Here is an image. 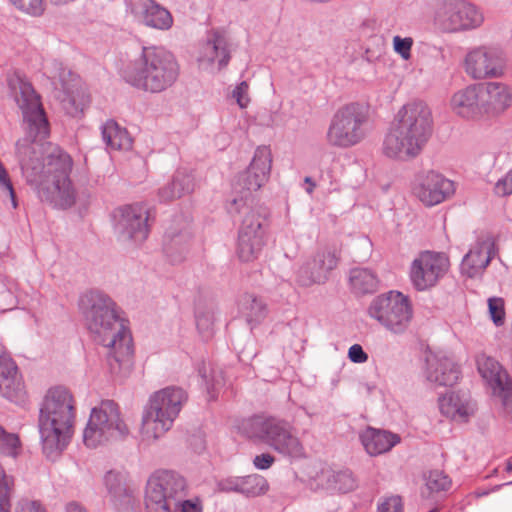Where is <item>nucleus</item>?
Wrapping results in <instances>:
<instances>
[{
	"instance_id": "obj_1",
	"label": "nucleus",
	"mask_w": 512,
	"mask_h": 512,
	"mask_svg": "<svg viewBox=\"0 0 512 512\" xmlns=\"http://www.w3.org/2000/svg\"><path fill=\"white\" fill-rule=\"evenodd\" d=\"M10 85L27 134L17 142L22 174L41 201L58 209H69L76 204L78 195L70 177L73 159L59 146L45 141L49 124L32 85L21 78L11 80Z\"/></svg>"
},
{
	"instance_id": "obj_2",
	"label": "nucleus",
	"mask_w": 512,
	"mask_h": 512,
	"mask_svg": "<svg viewBox=\"0 0 512 512\" xmlns=\"http://www.w3.org/2000/svg\"><path fill=\"white\" fill-rule=\"evenodd\" d=\"M79 305L88 330L108 349L110 372L119 377L127 376L132 369V337L124 320L117 315L113 300L101 292L91 291L80 298Z\"/></svg>"
},
{
	"instance_id": "obj_3",
	"label": "nucleus",
	"mask_w": 512,
	"mask_h": 512,
	"mask_svg": "<svg viewBox=\"0 0 512 512\" xmlns=\"http://www.w3.org/2000/svg\"><path fill=\"white\" fill-rule=\"evenodd\" d=\"M433 132V117L423 101L404 104L394 115L384 134L381 153L390 160L408 162L425 150Z\"/></svg>"
},
{
	"instance_id": "obj_4",
	"label": "nucleus",
	"mask_w": 512,
	"mask_h": 512,
	"mask_svg": "<svg viewBox=\"0 0 512 512\" xmlns=\"http://www.w3.org/2000/svg\"><path fill=\"white\" fill-rule=\"evenodd\" d=\"M76 400L64 386L47 390L39 411V433L43 453L56 458L69 444L76 420Z\"/></svg>"
},
{
	"instance_id": "obj_5",
	"label": "nucleus",
	"mask_w": 512,
	"mask_h": 512,
	"mask_svg": "<svg viewBox=\"0 0 512 512\" xmlns=\"http://www.w3.org/2000/svg\"><path fill=\"white\" fill-rule=\"evenodd\" d=\"M179 76L174 54L163 46L143 47L141 54L124 70V79L133 87L160 93L171 87Z\"/></svg>"
},
{
	"instance_id": "obj_6",
	"label": "nucleus",
	"mask_w": 512,
	"mask_h": 512,
	"mask_svg": "<svg viewBox=\"0 0 512 512\" xmlns=\"http://www.w3.org/2000/svg\"><path fill=\"white\" fill-rule=\"evenodd\" d=\"M241 429L255 443L264 444L283 456H305L294 426L284 419L256 415L244 420Z\"/></svg>"
},
{
	"instance_id": "obj_7",
	"label": "nucleus",
	"mask_w": 512,
	"mask_h": 512,
	"mask_svg": "<svg viewBox=\"0 0 512 512\" xmlns=\"http://www.w3.org/2000/svg\"><path fill=\"white\" fill-rule=\"evenodd\" d=\"M186 400V392L179 387H166L153 393L142 414V440L155 441L169 431Z\"/></svg>"
},
{
	"instance_id": "obj_8",
	"label": "nucleus",
	"mask_w": 512,
	"mask_h": 512,
	"mask_svg": "<svg viewBox=\"0 0 512 512\" xmlns=\"http://www.w3.org/2000/svg\"><path fill=\"white\" fill-rule=\"evenodd\" d=\"M369 110L360 103H349L332 116L325 141L328 146L348 149L360 144L368 134Z\"/></svg>"
},
{
	"instance_id": "obj_9",
	"label": "nucleus",
	"mask_w": 512,
	"mask_h": 512,
	"mask_svg": "<svg viewBox=\"0 0 512 512\" xmlns=\"http://www.w3.org/2000/svg\"><path fill=\"white\" fill-rule=\"evenodd\" d=\"M272 166L271 151L259 146L248 166L236 178L232 187V196L227 204L229 213H240L243 208L252 207V194L261 189L270 177Z\"/></svg>"
},
{
	"instance_id": "obj_10",
	"label": "nucleus",
	"mask_w": 512,
	"mask_h": 512,
	"mask_svg": "<svg viewBox=\"0 0 512 512\" xmlns=\"http://www.w3.org/2000/svg\"><path fill=\"white\" fill-rule=\"evenodd\" d=\"M366 312L370 319L393 335L404 334L413 319L412 303L408 296L399 291H389L374 297Z\"/></svg>"
},
{
	"instance_id": "obj_11",
	"label": "nucleus",
	"mask_w": 512,
	"mask_h": 512,
	"mask_svg": "<svg viewBox=\"0 0 512 512\" xmlns=\"http://www.w3.org/2000/svg\"><path fill=\"white\" fill-rule=\"evenodd\" d=\"M129 432L118 405L106 400L92 409L84 429L83 441L86 446L95 448L109 441L122 440Z\"/></svg>"
},
{
	"instance_id": "obj_12",
	"label": "nucleus",
	"mask_w": 512,
	"mask_h": 512,
	"mask_svg": "<svg viewBox=\"0 0 512 512\" xmlns=\"http://www.w3.org/2000/svg\"><path fill=\"white\" fill-rule=\"evenodd\" d=\"M187 495V483L179 473L157 470L150 475L145 489L147 512H173Z\"/></svg>"
},
{
	"instance_id": "obj_13",
	"label": "nucleus",
	"mask_w": 512,
	"mask_h": 512,
	"mask_svg": "<svg viewBox=\"0 0 512 512\" xmlns=\"http://www.w3.org/2000/svg\"><path fill=\"white\" fill-rule=\"evenodd\" d=\"M238 230L237 256L242 262H253L260 256L268 229V212L261 206L243 208Z\"/></svg>"
},
{
	"instance_id": "obj_14",
	"label": "nucleus",
	"mask_w": 512,
	"mask_h": 512,
	"mask_svg": "<svg viewBox=\"0 0 512 512\" xmlns=\"http://www.w3.org/2000/svg\"><path fill=\"white\" fill-rule=\"evenodd\" d=\"M434 25L444 33H458L476 29L484 22L482 11L467 0H436Z\"/></svg>"
},
{
	"instance_id": "obj_15",
	"label": "nucleus",
	"mask_w": 512,
	"mask_h": 512,
	"mask_svg": "<svg viewBox=\"0 0 512 512\" xmlns=\"http://www.w3.org/2000/svg\"><path fill=\"white\" fill-rule=\"evenodd\" d=\"M339 261L337 251L330 247L319 248L311 257L297 264L293 271L295 284L302 288L324 284Z\"/></svg>"
},
{
	"instance_id": "obj_16",
	"label": "nucleus",
	"mask_w": 512,
	"mask_h": 512,
	"mask_svg": "<svg viewBox=\"0 0 512 512\" xmlns=\"http://www.w3.org/2000/svg\"><path fill=\"white\" fill-rule=\"evenodd\" d=\"M113 217L114 231L119 241L140 244L147 239L149 215L145 206L132 204L119 207Z\"/></svg>"
},
{
	"instance_id": "obj_17",
	"label": "nucleus",
	"mask_w": 512,
	"mask_h": 512,
	"mask_svg": "<svg viewBox=\"0 0 512 512\" xmlns=\"http://www.w3.org/2000/svg\"><path fill=\"white\" fill-rule=\"evenodd\" d=\"M449 259L443 253L425 251L411 264L410 279L418 291H424L437 284L449 269Z\"/></svg>"
},
{
	"instance_id": "obj_18",
	"label": "nucleus",
	"mask_w": 512,
	"mask_h": 512,
	"mask_svg": "<svg viewBox=\"0 0 512 512\" xmlns=\"http://www.w3.org/2000/svg\"><path fill=\"white\" fill-rule=\"evenodd\" d=\"M475 361L481 377L491 387L493 394L501 399L505 412L512 415V388L506 371L496 359L485 353L477 354Z\"/></svg>"
},
{
	"instance_id": "obj_19",
	"label": "nucleus",
	"mask_w": 512,
	"mask_h": 512,
	"mask_svg": "<svg viewBox=\"0 0 512 512\" xmlns=\"http://www.w3.org/2000/svg\"><path fill=\"white\" fill-rule=\"evenodd\" d=\"M413 194L428 207L435 206L445 201L454 191V183L442 174L430 170L416 175Z\"/></svg>"
},
{
	"instance_id": "obj_20",
	"label": "nucleus",
	"mask_w": 512,
	"mask_h": 512,
	"mask_svg": "<svg viewBox=\"0 0 512 512\" xmlns=\"http://www.w3.org/2000/svg\"><path fill=\"white\" fill-rule=\"evenodd\" d=\"M503 68L501 53L485 46L472 49L464 59V70L474 80L499 77L503 73Z\"/></svg>"
},
{
	"instance_id": "obj_21",
	"label": "nucleus",
	"mask_w": 512,
	"mask_h": 512,
	"mask_svg": "<svg viewBox=\"0 0 512 512\" xmlns=\"http://www.w3.org/2000/svg\"><path fill=\"white\" fill-rule=\"evenodd\" d=\"M125 6L126 12L146 27L167 31L173 26L170 11L155 0H125Z\"/></svg>"
},
{
	"instance_id": "obj_22",
	"label": "nucleus",
	"mask_w": 512,
	"mask_h": 512,
	"mask_svg": "<svg viewBox=\"0 0 512 512\" xmlns=\"http://www.w3.org/2000/svg\"><path fill=\"white\" fill-rule=\"evenodd\" d=\"M229 60L230 51L226 37L219 32L211 33L199 49L197 56L199 68L215 73L226 67Z\"/></svg>"
},
{
	"instance_id": "obj_23",
	"label": "nucleus",
	"mask_w": 512,
	"mask_h": 512,
	"mask_svg": "<svg viewBox=\"0 0 512 512\" xmlns=\"http://www.w3.org/2000/svg\"><path fill=\"white\" fill-rule=\"evenodd\" d=\"M480 84H470L456 90L449 99V109L457 117L465 120H480L483 116V103Z\"/></svg>"
},
{
	"instance_id": "obj_24",
	"label": "nucleus",
	"mask_w": 512,
	"mask_h": 512,
	"mask_svg": "<svg viewBox=\"0 0 512 512\" xmlns=\"http://www.w3.org/2000/svg\"><path fill=\"white\" fill-rule=\"evenodd\" d=\"M495 255L494 237L489 234L479 236L462 260V273L471 278L481 275Z\"/></svg>"
},
{
	"instance_id": "obj_25",
	"label": "nucleus",
	"mask_w": 512,
	"mask_h": 512,
	"mask_svg": "<svg viewBox=\"0 0 512 512\" xmlns=\"http://www.w3.org/2000/svg\"><path fill=\"white\" fill-rule=\"evenodd\" d=\"M0 395L13 402H22L26 391L18 367L11 356L0 348Z\"/></svg>"
},
{
	"instance_id": "obj_26",
	"label": "nucleus",
	"mask_w": 512,
	"mask_h": 512,
	"mask_svg": "<svg viewBox=\"0 0 512 512\" xmlns=\"http://www.w3.org/2000/svg\"><path fill=\"white\" fill-rule=\"evenodd\" d=\"M313 489H322L330 492L347 493L357 486L350 471L336 472L330 467L322 466L310 478Z\"/></svg>"
},
{
	"instance_id": "obj_27",
	"label": "nucleus",
	"mask_w": 512,
	"mask_h": 512,
	"mask_svg": "<svg viewBox=\"0 0 512 512\" xmlns=\"http://www.w3.org/2000/svg\"><path fill=\"white\" fill-rule=\"evenodd\" d=\"M427 380L437 386H453L460 377L458 365L448 356L430 354L427 359Z\"/></svg>"
},
{
	"instance_id": "obj_28",
	"label": "nucleus",
	"mask_w": 512,
	"mask_h": 512,
	"mask_svg": "<svg viewBox=\"0 0 512 512\" xmlns=\"http://www.w3.org/2000/svg\"><path fill=\"white\" fill-rule=\"evenodd\" d=\"M480 85L484 117L500 114L511 106L512 93L506 85L497 82Z\"/></svg>"
},
{
	"instance_id": "obj_29",
	"label": "nucleus",
	"mask_w": 512,
	"mask_h": 512,
	"mask_svg": "<svg viewBox=\"0 0 512 512\" xmlns=\"http://www.w3.org/2000/svg\"><path fill=\"white\" fill-rule=\"evenodd\" d=\"M439 409L453 421L466 422L474 414L475 405L468 396L450 392L439 398Z\"/></svg>"
},
{
	"instance_id": "obj_30",
	"label": "nucleus",
	"mask_w": 512,
	"mask_h": 512,
	"mask_svg": "<svg viewBox=\"0 0 512 512\" xmlns=\"http://www.w3.org/2000/svg\"><path fill=\"white\" fill-rule=\"evenodd\" d=\"M360 440L366 452L377 456L390 451L400 442L398 434L375 428H367L360 434Z\"/></svg>"
},
{
	"instance_id": "obj_31",
	"label": "nucleus",
	"mask_w": 512,
	"mask_h": 512,
	"mask_svg": "<svg viewBox=\"0 0 512 512\" xmlns=\"http://www.w3.org/2000/svg\"><path fill=\"white\" fill-rule=\"evenodd\" d=\"M193 189L192 175L185 171H177L172 180L159 189L158 196L161 201L168 202L192 192Z\"/></svg>"
},
{
	"instance_id": "obj_32",
	"label": "nucleus",
	"mask_w": 512,
	"mask_h": 512,
	"mask_svg": "<svg viewBox=\"0 0 512 512\" xmlns=\"http://www.w3.org/2000/svg\"><path fill=\"white\" fill-rule=\"evenodd\" d=\"M378 278L375 273L366 268H354L349 273V285L356 295L371 294L378 289Z\"/></svg>"
},
{
	"instance_id": "obj_33",
	"label": "nucleus",
	"mask_w": 512,
	"mask_h": 512,
	"mask_svg": "<svg viewBox=\"0 0 512 512\" xmlns=\"http://www.w3.org/2000/svg\"><path fill=\"white\" fill-rule=\"evenodd\" d=\"M102 137L107 147L112 150H128L132 146L128 132L114 121H107L104 124Z\"/></svg>"
},
{
	"instance_id": "obj_34",
	"label": "nucleus",
	"mask_w": 512,
	"mask_h": 512,
	"mask_svg": "<svg viewBox=\"0 0 512 512\" xmlns=\"http://www.w3.org/2000/svg\"><path fill=\"white\" fill-rule=\"evenodd\" d=\"M240 308L243 316L250 325H256L262 322L268 313L266 303L262 298L245 294L240 302Z\"/></svg>"
},
{
	"instance_id": "obj_35",
	"label": "nucleus",
	"mask_w": 512,
	"mask_h": 512,
	"mask_svg": "<svg viewBox=\"0 0 512 512\" xmlns=\"http://www.w3.org/2000/svg\"><path fill=\"white\" fill-rule=\"evenodd\" d=\"M104 483L117 501L123 502L132 497L134 490L127 485L126 476L117 471H109L104 476Z\"/></svg>"
},
{
	"instance_id": "obj_36",
	"label": "nucleus",
	"mask_w": 512,
	"mask_h": 512,
	"mask_svg": "<svg viewBox=\"0 0 512 512\" xmlns=\"http://www.w3.org/2000/svg\"><path fill=\"white\" fill-rule=\"evenodd\" d=\"M169 240L165 244V252L172 262H180L184 259L189 250L191 240L190 234L179 233L176 235H168Z\"/></svg>"
},
{
	"instance_id": "obj_37",
	"label": "nucleus",
	"mask_w": 512,
	"mask_h": 512,
	"mask_svg": "<svg viewBox=\"0 0 512 512\" xmlns=\"http://www.w3.org/2000/svg\"><path fill=\"white\" fill-rule=\"evenodd\" d=\"M241 494L246 497H256L268 490L266 479L258 474L242 477Z\"/></svg>"
},
{
	"instance_id": "obj_38",
	"label": "nucleus",
	"mask_w": 512,
	"mask_h": 512,
	"mask_svg": "<svg viewBox=\"0 0 512 512\" xmlns=\"http://www.w3.org/2000/svg\"><path fill=\"white\" fill-rule=\"evenodd\" d=\"M451 481L448 476L442 471H430L425 477V487L428 491V496L433 493H439L449 489Z\"/></svg>"
},
{
	"instance_id": "obj_39",
	"label": "nucleus",
	"mask_w": 512,
	"mask_h": 512,
	"mask_svg": "<svg viewBox=\"0 0 512 512\" xmlns=\"http://www.w3.org/2000/svg\"><path fill=\"white\" fill-rule=\"evenodd\" d=\"M21 451V443L14 433H7L0 426V452L2 454L16 457Z\"/></svg>"
},
{
	"instance_id": "obj_40",
	"label": "nucleus",
	"mask_w": 512,
	"mask_h": 512,
	"mask_svg": "<svg viewBox=\"0 0 512 512\" xmlns=\"http://www.w3.org/2000/svg\"><path fill=\"white\" fill-rule=\"evenodd\" d=\"M215 314L213 311H199L196 314V326L203 339L208 340L214 334Z\"/></svg>"
},
{
	"instance_id": "obj_41",
	"label": "nucleus",
	"mask_w": 512,
	"mask_h": 512,
	"mask_svg": "<svg viewBox=\"0 0 512 512\" xmlns=\"http://www.w3.org/2000/svg\"><path fill=\"white\" fill-rule=\"evenodd\" d=\"M488 311L491 320L496 326H502L505 323V303L500 297L488 299Z\"/></svg>"
},
{
	"instance_id": "obj_42",
	"label": "nucleus",
	"mask_w": 512,
	"mask_h": 512,
	"mask_svg": "<svg viewBox=\"0 0 512 512\" xmlns=\"http://www.w3.org/2000/svg\"><path fill=\"white\" fill-rule=\"evenodd\" d=\"M18 10L31 15L40 16L44 12L43 0H9Z\"/></svg>"
},
{
	"instance_id": "obj_43",
	"label": "nucleus",
	"mask_w": 512,
	"mask_h": 512,
	"mask_svg": "<svg viewBox=\"0 0 512 512\" xmlns=\"http://www.w3.org/2000/svg\"><path fill=\"white\" fill-rule=\"evenodd\" d=\"M413 43L414 41L411 37L402 38L399 35H396L392 39L394 51L404 60H409L411 58V49Z\"/></svg>"
},
{
	"instance_id": "obj_44",
	"label": "nucleus",
	"mask_w": 512,
	"mask_h": 512,
	"mask_svg": "<svg viewBox=\"0 0 512 512\" xmlns=\"http://www.w3.org/2000/svg\"><path fill=\"white\" fill-rule=\"evenodd\" d=\"M377 512H403V502L401 497L392 495L383 498L378 503Z\"/></svg>"
},
{
	"instance_id": "obj_45",
	"label": "nucleus",
	"mask_w": 512,
	"mask_h": 512,
	"mask_svg": "<svg viewBox=\"0 0 512 512\" xmlns=\"http://www.w3.org/2000/svg\"><path fill=\"white\" fill-rule=\"evenodd\" d=\"M242 477L229 476L217 482V489L220 492H235L241 494Z\"/></svg>"
},
{
	"instance_id": "obj_46",
	"label": "nucleus",
	"mask_w": 512,
	"mask_h": 512,
	"mask_svg": "<svg viewBox=\"0 0 512 512\" xmlns=\"http://www.w3.org/2000/svg\"><path fill=\"white\" fill-rule=\"evenodd\" d=\"M248 90L249 86L247 82L243 81L239 85H237L232 92V96L236 100L240 108H246L250 102Z\"/></svg>"
},
{
	"instance_id": "obj_47",
	"label": "nucleus",
	"mask_w": 512,
	"mask_h": 512,
	"mask_svg": "<svg viewBox=\"0 0 512 512\" xmlns=\"http://www.w3.org/2000/svg\"><path fill=\"white\" fill-rule=\"evenodd\" d=\"M0 187L9 193L13 208L17 207L16 195L8 173L0 162Z\"/></svg>"
},
{
	"instance_id": "obj_48",
	"label": "nucleus",
	"mask_w": 512,
	"mask_h": 512,
	"mask_svg": "<svg viewBox=\"0 0 512 512\" xmlns=\"http://www.w3.org/2000/svg\"><path fill=\"white\" fill-rule=\"evenodd\" d=\"M495 192L499 196L512 194V169L495 184Z\"/></svg>"
},
{
	"instance_id": "obj_49",
	"label": "nucleus",
	"mask_w": 512,
	"mask_h": 512,
	"mask_svg": "<svg viewBox=\"0 0 512 512\" xmlns=\"http://www.w3.org/2000/svg\"><path fill=\"white\" fill-rule=\"evenodd\" d=\"M179 510L180 512H203L202 502L199 498L179 501L178 506L173 510Z\"/></svg>"
},
{
	"instance_id": "obj_50",
	"label": "nucleus",
	"mask_w": 512,
	"mask_h": 512,
	"mask_svg": "<svg viewBox=\"0 0 512 512\" xmlns=\"http://www.w3.org/2000/svg\"><path fill=\"white\" fill-rule=\"evenodd\" d=\"M348 357L354 363H364L368 359L367 353L359 344H354L349 348Z\"/></svg>"
},
{
	"instance_id": "obj_51",
	"label": "nucleus",
	"mask_w": 512,
	"mask_h": 512,
	"mask_svg": "<svg viewBox=\"0 0 512 512\" xmlns=\"http://www.w3.org/2000/svg\"><path fill=\"white\" fill-rule=\"evenodd\" d=\"M16 512H46L45 509L37 501L21 500L17 507Z\"/></svg>"
},
{
	"instance_id": "obj_52",
	"label": "nucleus",
	"mask_w": 512,
	"mask_h": 512,
	"mask_svg": "<svg viewBox=\"0 0 512 512\" xmlns=\"http://www.w3.org/2000/svg\"><path fill=\"white\" fill-rule=\"evenodd\" d=\"M274 461H275L274 456H272L269 453H262L260 455H257L254 458L253 463L256 468L264 470V469H268L269 467H271V465L274 463Z\"/></svg>"
},
{
	"instance_id": "obj_53",
	"label": "nucleus",
	"mask_w": 512,
	"mask_h": 512,
	"mask_svg": "<svg viewBox=\"0 0 512 512\" xmlns=\"http://www.w3.org/2000/svg\"><path fill=\"white\" fill-rule=\"evenodd\" d=\"M63 107L67 110V112L71 115H76L77 113L83 110L82 104H76V101L72 97H68L67 99H63Z\"/></svg>"
},
{
	"instance_id": "obj_54",
	"label": "nucleus",
	"mask_w": 512,
	"mask_h": 512,
	"mask_svg": "<svg viewBox=\"0 0 512 512\" xmlns=\"http://www.w3.org/2000/svg\"><path fill=\"white\" fill-rule=\"evenodd\" d=\"M66 512H87L84 507L77 503H69L66 507Z\"/></svg>"
},
{
	"instance_id": "obj_55",
	"label": "nucleus",
	"mask_w": 512,
	"mask_h": 512,
	"mask_svg": "<svg viewBox=\"0 0 512 512\" xmlns=\"http://www.w3.org/2000/svg\"><path fill=\"white\" fill-rule=\"evenodd\" d=\"M205 372H206V369H205V368H203V369H200V370H199V373L201 374V376H202L204 379H206V374H205Z\"/></svg>"
},
{
	"instance_id": "obj_56",
	"label": "nucleus",
	"mask_w": 512,
	"mask_h": 512,
	"mask_svg": "<svg viewBox=\"0 0 512 512\" xmlns=\"http://www.w3.org/2000/svg\"><path fill=\"white\" fill-rule=\"evenodd\" d=\"M314 186H315V185H314L313 183H311L310 185H308V189H307L308 193H311V192L313 191Z\"/></svg>"
},
{
	"instance_id": "obj_57",
	"label": "nucleus",
	"mask_w": 512,
	"mask_h": 512,
	"mask_svg": "<svg viewBox=\"0 0 512 512\" xmlns=\"http://www.w3.org/2000/svg\"><path fill=\"white\" fill-rule=\"evenodd\" d=\"M51 77L54 78V79L55 78L62 79V74L61 73H59V74H52Z\"/></svg>"
},
{
	"instance_id": "obj_58",
	"label": "nucleus",
	"mask_w": 512,
	"mask_h": 512,
	"mask_svg": "<svg viewBox=\"0 0 512 512\" xmlns=\"http://www.w3.org/2000/svg\"><path fill=\"white\" fill-rule=\"evenodd\" d=\"M506 470H507L508 472L512 471V462H509V463L507 464Z\"/></svg>"
},
{
	"instance_id": "obj_59",
	"label": "nucleus",
	"mask_w": 512,
	"mask_h": 512,
	"mask_svg": "<svg viewBox=\"0 0 512 512\" xmlns=\"http://www.w3.org/2000/svg\"><path fill=\"white\" fill-rule=\"evenodd\" d=\"M305 182H306L307 184H311V183H312V182H311V178H310V177H306V178H305Z\"/></svg>"
},
{
	"instance_id": "obj_60",
	"label": "nucleus",
	"mask_w": 512,
	"mask_h": 512,
	"mask_svg": "<svg viewBox=\"0 0 512 512\" xmlns=\"http://www.w3.org/2000/svg\"><path fill=\"white\" fill-rule=\"evenodd\" d=\"M511 333H512V322H511Z\"/></svg>"
}]
</instances>
